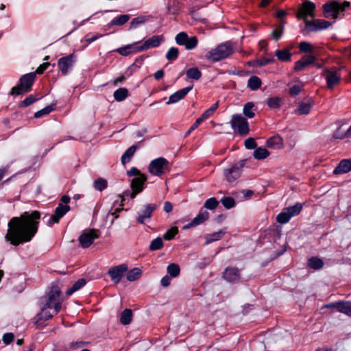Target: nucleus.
Listing matches in <instances>:
<instances>
[{
    "label": "nucleus",
    "instance_id": "nucleus-1",
    "mask_svg": "<svg viewBox=\"0 0 351 351\" xmlns=\"http://www.w3.org/2000/svg\"><path fill=\"white\" fill-rule=\"evenodd\" d=\"M40 219L38 210L24 212L19 217L11 218L5 240L14 246L29 242L38 232Z\"/></svg>",
    "mask_w": 351,
    "mask_h": 351
},
{
    "label": "nucleus",
    "instance_id": "nucleus-2",
    "mask_svg": "<svg viewBox=\"0 0 351 351\" xmlns=\"http://www.w3.org/2000/svg\"><path fill=\"white\" fill-rule=\"evenodd\" d=\"M234 52L233 44L230 42H226L217 45L206 54V58L212 62L226 59Z\"/></svg>",
    "mask_w": 351,
    "mask_h": 351
},
{
    "label": "nucleus",
    "instance_id": "nucleus-3",
    "mask_svg": "<svg viewBox=\"0 0 351 351\" xmlns=\"http://www.w3.org/2000/svg\"><path fill=\"white\" fill-rule=\"evenodd\" d=\"M350 3L347 1H344L343 3H340L337 1L327 2L322 6L323 15L325 18L337 19L346 8L350 7Z\"/></svg>",
    "mask_w": 351,
    "mask_h": 351
},
{
    "label": "nucleus",
    "instance_id": "nucleus-4",
    "mask_svg": "<svg viewBox=\"0 0 351 351\" xmlns=\"http://www.w3.org/2000/svg\"><path fill=\"white\" fill-rule=\"evenodd\" d=\"M35 80L36 73L31 72L22 75L19 79L18 84L12 88L10 94L17 96L29 92L32 90Z\"/></svg>",
    "mask_w": 351,
    "mask_h": 351
},
{
    "label": "nucleus",
    "instance_id": "nucleus-5",
    "mask_svg": "<svg viewBox=\"0 0 351 351\" xmlns=\"http://www.w3.org/2000/svg\"><path fill=\"white\" fill-rule=\"evenodd\" d=\"M60 293L61 290L58 286H52L46 297L45 304L47 305V307L53 308V313L55 315L58 314L62 308Z\"/></svg>",
    "mask_w": 351,
    "mask_h": 351
},
{
    "label": "nucleus",
    "instance_id": "nucleus-6",
    "mask_svg": "<svg viewBox=\"0 0 351 351\" xmlns=\"http://www.w3.org/2000/svg\"><path fill=\"white\" fill-rule=\"evenodd\" d=\"M148 170L152 175L160 177L169 170V162L163 157L156 158L149 163Z\"/></svg>",
    "mask_w": 351,
    "mask_h": 351
},
{
    "label": "nucleus",
    "instance_id": "nucleus-7",
    "mask_svg": "<svg viewBox=\"0 0 351 351\" xmlns=\"http://www.w3.org/2000/svg\"><path fill=\"white\" fill-rule=\"evenodd\" d=\"M302 209V205L297 203L295 205L285 208L281 213L276 217V221L281 224L287 223L291 217L297 216L300 213Z\"/></svg>",
    "mask_w": 351,
    "mask_h": 351
},
{
    "label": "nucleus",
    "instance_id": "nucleus-8",
    "mask_svg": "<svg viewBox=\"0 0 351 351\" xmlns=\"http://www.w3.org/2000/svg\"><path fill=\"white\" fill-rule=\"evenodd\" d=\"M332 25V23L324 19L306 20L304 29L302 30L303 34H307L310 32H315L326 29Z\"/></svg>",
    "mask_w": 351,
    "mask_h": 351
},
{
    "label": "nucleus",
    "instance_id": "nucleus-9",
    "mask_svg": "<svg viewBox=\"0 0 351 351\" xmlns=\"http://www.w3.org/2000/svg\"><path fill=\"white\" fill-rule=\"evenodd\" d=\"M245 165V160H241L232 165L230 168L224 169L223 174L226 181L232 183L238 179L241 176L242 169Z\"/></svg>",
    "mask_w": 351,
    "mask_h": 351
},
{
    "label": "nucleus",
    "instance_id": "nucleus-10",
    "mask_svg": "<svg viewBox=\"0 0 351 351\" xmlns=\"http://www.w3.org/2000/svg\"><path fill=\"white\" fill-rule=\"evenodd\" d=\"M230 123L233 129H237L238 133L240 135L246 136L249 134L250 128L248 123L246 119L241 114L233 115Z\"/></svg>",
    "mask_w": 351,
    "mask_h": 351
},
{
    "label": "nucleus",
    "instance_id": "nucleus-11",
    "mask_svg": "<svg viewBox=\"0 0 351 351\" xmlns=\"http://www.w3.org/2000/svg\"><path fill=\"white\" fill-rule=\"evenodd\" d=\"M176 42L179 45L185 47L186 50H192L197 46L198 40L196 36L189 37L184 32L178 33L175 38Z\"/></svg>",
    "mask_w": 351,
    "mask_h": 351
},
{
    "label": "nucleus",
    "instance_id": "nucleus-12",
    "mask_svg": "<svg viewBox=\"0 0 351 351\" xmlns=\"http://www.w3.org/2000/svg\"><path fill=\"white\" fill-rule=\"evenodd\" d=\"M315 4L310 1H304L298 9L296 16L298 19H303L306 22L308 16L314 17Z\"/></svg>",
    "mask_w": 351,
    "mask_h": 351
},
{
    "label": "nucleus",
    "instance_id": "nucleus-13",
    "mask_svg": "<svg viewBox=\"0 0 351 351\" xmlns=\"http://www.w3.org/2000/svg\"><path fill=\"white\" fill-rule=\"evenodd\" d=\"M98 230L89 229L84 230L79 237V242L83 248L88 247L95 239L99 238Z\"/></svg>",
    "mask_w": 351,
    "mask_h": 351
},
{
    "label": "nucleus",
    "instance_id": "nucleus-14",
    "mask_svg": "<svg viewBox=\"0 0 351 351\" xmlns=\"http://www.w3.org/2000/svg\"><path fill=\"white\" fill-rule=\"evenodd\" d=\"M323 75L326 80L327 87L330 89L338 84L341 80L339 70L336 68L324 70Z\"/></svg>",
    "mask_w": 351,
    "mask_h": 351
},
{
    "label": "nucleus",
    "instance_id": "nucleus-15",
    "mask_svg": "<svg viewBox=\"0 0 351 351\" xmlns=\"http://www.w3.org/2000/svg\"><path fill=\"white\" fill-rule=\"evenodd\" d=\"M147 176L145 175H141L138 177L133 178L131 181L132 192H125V195H130L132 199H134L136 195L143 190V184L147 181Z\"/></svg>",
    "mask_w": 351,
    "mask_h": 351
},
{
    "label": "nucleus",
    "instance_id": "nucleus-16",
    "mask_svg": "<svg viewBox=\"0 0 351 351\" xmlns=\"http://www.w3.org/2000/svg\"><path fill=\"white\" fill-rule=\"evenodd\" d=\"M75 62V56L73 53L60 58L58 61V66L62 74L66 75Z\"/></svg>",
    "mask_w": 351,
    "mask_h": 351
},
{
    "label": "nucleus",
    "instance_id": "nucleus-17",
    "mask_svg": "<svg viewBox=\"0 0 351 351\" xmlns=\"http://www.w3.org/2000/svg\"><path fill=\"white\" fill-rule=\"evenodd\" d=\"M70 210V206L59 204L55 209L53 215H51L47 222L49 226H51L53 223H59L60 219Z\"/></svg>",
    "mask_w": 351,
    "mask_h": 351
},
{
    "label": "nucleus",
    "instance_id": "nucleus-18",
    "mask_svg": "<svg viewBox=\"0 0 351 351\" xmlns=\"http://www.w3.org/2000/svg\"><path fill=\"white\" fill-rule=\"evenodd\" d=\"M127 265L125 264H121L110 267L108 269V274L110 276L111 280L114 283L118 284L121 281L122 277L124 276V274L127 271Z\"/></svg>",
    "mask_w": 351,
    "mask_h": 351
},
{
    "label": "nucleus",
    "instance_id": "nucleus-19",
    "mask_svg": "<svg viewBox=\"0 0 351 351\" xmlns=\"http://www.w3.org/2000/svg\"><path fill=\"white\" fill-rule=\"evenodd\" d=\"M164 41V36L162 35L153 36L147 39L142 45L138 44L137 51H143L147 50L150 48L158 47Z\"/></svg>",
    "mask_w": 351,
    "mask_h": 351
},
{
    "label": "nucleus",
    "instance_id": "nucleus-20",
    "mask_svg": "<svg viewBox=\"0 0 351 351\" xmlns=\"http://www.w3.org/2000/svg\"><path fill=\"white\" fill-rule=\"evenodd\" d=\"M158 206L156 204H149L143 206V210L138 213L136 218L139 223H145L148 221L152 215L153 212L157 208Z\"/></svg>",
    "mask_w": 351,
    "mask_h": 351
},
{
    "label": "nucleus",
    "instance_id": "nucleus-21",
    "mask_svg": "<svg viewBox=\"0 0 351 351\" xmlns=\"http://www.w3.org/2000/svg\"><path fill=\"white\" fill-rule=\"evenodd\" d=\"M54 314L53 308L47 307V305L44 304L40 312L36 316V324L38 326L43 324V322L51 319Z\"/></svg>",
    "mask_w": 351,
    "mask_h": 351
},
{
    "label": "nucleus",
    "instance_id": "nucleus-22",
    "mask_svg": "<svg viewBox=\"0 0 351 351\" xmlns=\"http://www.w3.org/2000/svg\"><path fill=\"white\" fill-rule=\"evenodd\" d=\"M223 278L229 282H237L241 278L240 270L234 267H227L223 274Z\"/></svg>",
    "mask_w": 351,
    "mask_h": 351
},
{
    "label": "nucleus",
    "instance_id": "nucleus-23",
    "mask_svg": "<svg viewBox=\"0 0 351 351\" xmlns=\"http://www.w3.org/2000/svg\"><path fill=\"white\" fill-rule=\"evenodd\" d=\"M315 57L314 56H305L295 64L294 69L296 71H300L305 67L315 64Z\"/></svg>",
    "mask_w": 351,
    "mask_h": 351
},
{
    "label": "nucleus",
    "instance_id": "nucleus-24",
    "mask_svg": "<svg viewBox=\"0 0 351 351\" xmlns=\"http://www.w3.org/2000/svg\"><path fill=\"white\" fill-rule=\"evenodd\" d=\"M192 86H188L176 91L169 97V100L167 102V104L169 105L171 104H175L179 101L180 100L182 99L192 89Z\"/></svg>",
    "mask_w": 351,
    "mask_h": 351
},
{
    "label": "nucleus",
    "instance_id": "nucleus-25",
    "mask_svg": "<svg viewBox=\"0 0 351 351\" xmlns=\"http://www.w3.org/2000/svg\"><path fill=\"white\" fill-rule=\"evenodd\" d=\"M351 171V159L342 160L334 170L335 174L346 173Z\"/></svg>",
    "mask_w": 351,
    "mask_h": 351
},
{
    "label": "nucleus",
    "instance_id": "nucleus-26",
    "mask_svg": "<svg viewBox=\"0 0 351 351\" xmlns=\"http://www.w3.org/2000/svg\"><path fill=\"white\" fill-rule=\"evenodd\" d=\"M208 218H209L208 212L204 210L203 208H201L198 215L191 221V222L189 224V226L193 227V226H198V225L204 223L207 219H208Z\"/></svg>",
    "mask_w": 351,
    "mask_h": 351
},
{
    "label": "nucleus",
    "instance_id": "nucleus-27",
    "mask_svg": "<svg viewBox=\"0 0 351 351\" xmlns=\"http://www.w3.org/2000/svg\"><path fill=\"white\" fill-rule=\"evenodd\" d=\"M283 140L279 136H274L267 141V145L269 148L280 149L283 147Z\"/></svg>",
    "mask_w": 351,
    "mask_h": 351
},
{
    "label": "nucleus",
    "instance_id": "nucleus-28",
    "mask_svg": "<svg viewBox=\"0 0 351 351\" xmlns=\"http://www.w3.org/2000/svg\"><path fill=\"white\" fill-rule=\"evenodd\" d=\"M130 19V16L129 14H122L117 17L114 18L109 23H108L107 26L108 27H111L112 26H121L126 23Z\"/></svg>",
    "mask_w": 351,
    "mask_h": 351
},
{
    "label": "nucleus",
    "instance_id": "nucleus-29",
    "mask_svg": "<svg viewBox=\"0 0 351 351\" xmlns=\"http://www.w3.org/2000/svg\"><path fill=\"white\" fill-rule=\"evenodd\" d=\"M137 149L136 145H132L122 155L121 161L123 165H125L126 163L129 162L130 160L132 159V156L136 152V150Z\"/></svg>",
    "mask_w": 351,
    "mask_h": 351
},
{
    "label": "nucleus",
    "instance_id": "nucleus-30",
    "mask_svg": "<svg viewBox=\"0 0 351 351\" xmlns=\"http://www.w3.org/2000/svg\"><path fill=\"white\" fill-rule=\"evenodd\" d=\"M138 44V43H135L134 44L128 45L124 47L118 49L117 51L122 56H128L131 53L140 52L139 51L136 50Z\"/></svg>",
    "mask_w": 351,
    "mask_h": 351
},
{
    "label": "nucleus",
    "instance_id": "nucleus-31",
    "mask_svg": "<svg viewBox=\"0 0 351 351\" xmlns=\"http://www.w3.org/2000/svg\"><path fill=\"white\" fill-rule=\"evenodd\" d=\"M277 58L282 62H289L291 58V53L289 49H278L275 52Z\"/></svg>",
    "mask_w": 351,
    "mask_h": 351
},
{
    "label": "nucleus",
    "instance_id": "nucleus-32",
    "mask_svg": "<svg viewBox=\"0 0 351 351\" xmlns=\"http://www.w3.org/2000/svg\"><path fill=\"white\" fill-rule=\"evenodd\" d=\"M308 266L315 270L320 269L324 266V262L317 257H311L308 261Z\"/></svg>",
    "mask_w": 351,
    "mask_h": 351
},
{
    "label": "nucleus",
    "instance_id": "nucleus-33",
    "mask_svg": "<svg viewBox=\"0 0 351 351\" xmlns=\"http://www.w3.org/2000/svg\"><path fill=\"white\" fill-rule=\"evenodd\" d=\"M86 285V280L84 278H80L77 281H76L73 286L68 289L66 291V294L67 295H71L75 291H78L80 289H81L82 287H84Z\"/></svg>",
    "mask_w": 351,
    "mask_h": 351
},
{
    "label": "nucleus",
    "instance_id": "nucleus-34",
    "mask_svg": "<svg viewBox=\"0 0 351 351\" xmlns=\"http://www.w3.org/2000/svg\"><path fill=\"white\" fill-rule=\"evenodd\" d=\"M261 84V79L256 75L250 77L247 81V86L252 90H258Z\"/></svg>",
    "mask_w": 351,
    "mask_h": 351
},
{
    "label": "nucleus",
    "instance_id": "nucleus-35",
    "mask_svg": "<svg viewBox=\"0 0 351 351\" xmlns=\"http://www.w3.org/2000/svg\"><path fill=\"white\" fill-rule=\"evenodd\" d=\"M128 96V90L125 88H120L114 92V99L117 101H123Z\"/></svg>",
    "mask_w": 351,
    "mask_h": 351
},
{
    "label": "nucleus",
    "instance_id": "nucleus-36",
    "mask_svg": "<svg viewBox=\"0 0 351 351\" xmlns=\"http://www.w3.org/2000/svg\"><path fill=\"white\" fill-rule=\"evenodd\" d=\"M132 312L130 309L126 308L125 309L120 317V322L123 325L129 324L132 321Z\"/></svg>",
    "mask_w": 351,
    "mask_h": 351
},
{
    "label": "nucleus",
    "instance_id": "nucleus-37",
    "mask_svg": "<svg viewBox=\"0 0 351 351\" xmlns=\"http://www.w3.org/2000/svg\"><path fill=\"white\" fill-rule=\"evenodd\" d=\"M186 75L189 79L198 80L202 77V72L197 67H192L186 71Z\"/></svg>",
    "mask_w": 351,
    "mask_h": 351
},
{
    "label": "nucleus",
    "instance_id": "nucleus-38",
    "mask_svg": "<svg viewBox=\"0 0 351 351\" xmlns=\"http://www.w3.org/2000/svg\"><path fill=\"white\" fill-rule=\"evenodd\" d=\"M269 155V152L267 149L264 147H258L256 148L254 153V157L257 160H263L266 158Z\"/></svg>",
    "mask_w": 351,
    "mask_h": 351
},
{
    "label": "nucleus",
    "instance_id": "nucleus-39",
    "mask_svg": "<svg viewBox=\"0 0 351 351\" xmlns=\"http://www.w3.org/2000/svg\"><path fill=\"white\" fill-rule=\"evenodd\" d=\"M141 276V270L139 268L135 267L128 272L126 278L128 281L132 282L138 279Z\"/></svg>",
    "mask_w": 351,
    "mask_h": 351
},
{
    "label": "nucleus",
    "instance_id": "nucleus-40",
    "mask_svg": "<svg viewBox=\"0 0 351 351\" xmlns=\"http://www.w3.org/2000/svg\"><path fill=\"white\" fill-rule=\"evenodd\" d=\"M108 186V182L103 178H99L93 182V187L95 190L102 191Z\"/></svg>",
    "mask_w": 351,
    "mask_h": 351
},
{
    "label": "nucleus",
    "instance_id": "nucleus-41",
    "mask_svg": "<svg viewBox=\"0 0 351 351\" xmlns=\"http://www.w3.org/2000/svg\"><path fill=\"white\" fill-rule=\"evenodd\" d=\"M312 108V106L309 103H301L300 104L298 108L295 110V114H308L311 109Z\"/></svg>",
    "mask_w": 351,
    "mask_h": 351
},
{
    "label": "nucleus",
    "instance_id": "nucleus-42",
    "mask_svg": "<svg viewBox=\"0 0 351 351\" xmlns=\"http://www.w3.org/2000/svg\"><path fill=\"white\" fill-rule=\"evenodd\" d=\"M254 104L252 102H247L243 107V114L247 118L252 119L254 117Z\"/></svg>",
    "mask_w": 351,
    "mask_h": 351
},
{
    "label": "nucleus",
    "instance_id": "nucleus-43",
    "mask_svg": "<svg viewBox=\"0 0 351 351\" xmlns=\"http://www.w3.org/2000/svg\"><path fill=\"white\" fill-rule=\"evenodd\" d=\"M167 270L170 276L173 278L177 277L180 274V271L179 265L175 263L169 265Z\"/></svg>",
    "mask_w": 351,
    "mask_h": 351
},
{
    "label": "nucleus",
    "instance_id": "nucleus-44",
    "mask_svg": "<svg viewBox=\"0 0 351 351\" xmlns=\"http://www.w3.org/2000/svg\"><path fill=\"white\" fill-rule=\"evenodd\" d=\"M282 104V99L278 97H271L267 99V105L270 108H279Z\"/></svg>",
    "mask_w": 351,
    "mask_h": 351
},
{
    "label": "nucleus",
    "instance_id": "nucleus-45",
    "mask_svg": "<svg viewBox=\"0 0 351 351\" xmlns=\"http://www.w3.org/2000/svg\"><path fill=\"white\" fill-rule=\"evenodd\" d=\"M339 312L344 313V314L351 317V302L341 301L340 309H339Z\"/></svg>",
    "mask_w": 351,
    "mask_h": 351
},
{
    "label": "nucleus",
    "instance_id": "nucleus-46",
    "mask_svg": "<svg viewBox=\"0 0 351 351\" xmlns=\"http://www.w3.org/2000/svg\"><path fill=\"white\" fill-rule=\"evenodd\" d=\"M178 55H179L178 49L176 47H172L168 50V51L166 54V58L169 61H173L178 58Z\"/></svg>",
    "mask_w": 351,
    "mask_h": 351
},
{
    "label": "nucleus",
    "instance_id": "nucleus-47",
    "mask_svg": "<svg viewBox=\"0 0 351 351\" xmlns=\"http://www.w3.org/2000/svg\"><path fill=\"white\" fill-rule=\"evenodd\" d=\"M163 246V241L162 239L160 237H157L155 239H154L149 245V250L151 251H155L160 250Z\"/></svg>",
    "mask_w": 351,
    "mask_h": 351
},
{
    "label": "nucleus",
    "instance_id": "nucleus-48",
    "mask_svg": "<svg viewBox=\"0 0 351 351\" xmlns=\"http://www.w3.org/2000/svg\"><path fill=\"white\" fill-rule=\"evenodd\" d=\"M147 19L145 16H139L136 18H134L130 22V29H135L138 25L144 23Z\"/></svg>",
    "mask_w": 351,
    "mask_h": 351
},
{
    "label": "nucleus",
    "instance_id": "nucleus-49",
    "mask_svg": "<svg viewBox=\"0 0 351 351\" xmlns=\"http://www.w3.org/2000/svg\"><path fill=\"white\" fill-rule=\"evenodd\" d=\"M219 205V202L215 197H210L208 199L204 205V208L209 210L215 209Z\"/></svg>",
    "mask_w": 351,
    "mask_h": 351
},
{
    "label": "nucleus",
    "instance_id": "nucleus-50",
    "mask_svg": "<svg viewBox=\"0 0 351 351\" xmlns=\"http://www.w3.org/2000/svg\"><path fill=\"white\" fill-rule=\"evenodd\" d=\"M221 202L226 209H230L235 206V200L231 197H224L221 199Z\"/></svg>",
    "mask_w": 351,
    "mask_h": 351
},
{
    "label": "nucleus",
    "instance_id": "nucleus-51",
    "mask_svg": "<svg viewBox=\"0 0 351 351\" xmlns=\"http://www.w3.org/2000/svg\"><path fill=\"white\" fill-rule=\"evenodd\" d=\"M223 234V232L222 231H219V232H214L210 234H208L206 237V243H210L213 241H216L221 239Z\"/></svg>",
    "mask_w": 351,
    "mask_h": 351
},
{
    "label": "nucleus",
    "instance_id": "nucleus-52",
    "mask_svg": "<svg viewBox=\"0 0 351 351\" xmlns=\"http://www.w3.org/2000/svg\"><path fill=\"white\" fill-rule=\"evenodd\" d=\"M178 232V228L176 226L171 227L163 234V239L169 241L173 239Z\"/></svg>",
    "mask_w": 351,
    "mask_h": 351
},
{
    "label": "nucleus",
    "instance_id": "nucleus-53",
    "mask_svg": "<svg viewBox=\"0 0 351 351\" xmlns=\"http://www.w3.org/2000/svg\"><path fill=\"white\" fill-rule=\"evenodd\" d=\"M53 106H47V107L38 110L34 114L35 118H40L43 116L49 114L51 111H53Z\"/></svg>",
    "mask_w": 351,
    "mask_h": 351
},
{
    "label": "nucleus",
    "instance_id": "nucleus-54",
    "mask_svg": "<svg viewBox=\"0 0 351 351\" xmlns=\"http://www.w3.org/2000/svg\"><path fill=\"white\" fill-rule=\"evenodd\" d=\"M38 100V98H36V96L33 95H29V96H27L20 104V107H23V108H25V107H27L29 106H30L31 104H32L33 103H34L36 101Z\"/></svg>",
    "mask_w": 351,
    "mask_h": 351
},
{
    "label": "nucleus",
    "instance_id": "nucleus-55",
    "mask_svg": "<svg viewBox=\"0 0 351 351\" xmlns=\"http://www.w3.org/2000/svg\"><path fill=\"white\" fill-rule=\"evenodd\" d=\"M299 49L302 52L308 53L312 52L313 47L311 43L306 41H302L299 44Z\"/></svg>",
    "mask_w": 351,
    "mask_h": 351
},
{
    "label": "nucleus",
    "instance_id": "nucleus-56",
    "mask_svg": "<svg viewBox=\"0 0 351 351\" xmlns=\"http://www.w3.org/2000/svg\"><path fill=\"white\" fill-rule=\"evenodd\" d=\"M283 26L280 25L272 31L271 35L275 40H278L280 39L283 34Z\"/></svg>",
    "mask_w": 351,
    "mask_h": 351
},
{
    "label": "nucleus",
    "instance_id": "nucleus-57",
    "mask_svg": "<svg viewBox=\"0 0 351 351\" xmlns=\"http://www.w3.org/2000/svg\"><path fill=\"white\" fill-rule=\"evenodd\" d=\"M244 144H245V147L249 149H255L257 146V144H256L254 138H253L252 137L247 138L245 141Z\"/></svg>",
    "mask_w": 351,
    "mask_h": 351
},
{
    "label": "nucleus",
    "instance_id": "nucleus-58",
    "mask_svg": "<svg viewBox=\"0 0 351 351\" xmlns=\"http://www.w3.org/2000/svg\"><path fill=\"white\" fill-rule=\"evenodd\" d=\"M172 6L171 5V3H169L167 9L168 12L171 14H175L178 12V9L177 8L178 5L179 4L178 1H172Z\"/></svg>",
    "mask_w": 351,
    "mask_h": 351
},
{
    "label": "nucleus",
    "instance_id": "nucleus-59",
    "mask_svg": "<svg viewBox=\"0 0 351 351\" xmlns=\"http://www.w3.org/2000/svg\"><path fill=\"white\" fill-rule=\"evenodd\" d=\"M274 62V58H262L256 61V65L258 66H263Z\"/></svg>",
    "mask_w": 351,
    "mask_h": 351
},
{
    "label": "nucleus",
    "instance_id": "nucleus-60",
    "mask_svg": "<svg viewBox=\"0 0 351 351\" xmlns=\"http://www.w3.org/2000/svg\"><path fill=\"white\" fill-rule=\"evenodd\" d=\"M341 301L332 302L330 304H327L324 305L322 308H336L337 311H339V309H340Z\"/></svg>",
    "mask_w": 351,
    "mask_h": 351
},
{
    "label": "nucleus",
    "instance_id": "nucleus-61",
    "mask_svg": "<svg viewBox=\"0 0 351 351\" xmlns=\"http://www.w3.org/2000/svg\"><path fill=\"white\" fill-rule=\"evenodd\" d=\"M127 175L130 177H131V176L138 177L141 175H144V174L141 173V171L136 167H132L129 171H128Z\"/></svg>",
    "mask_w": 351,
    "mask_h": 351
},
{
    "label": "nucleus",
    "instance_id": "nucleus-62",
    "mask_svg": "<svg viewBox=\"0 0 351 351\" xmlns=\"http://www.w3.org/2000/svg\"><path fill=\"white\" fill-rule=\"evenodd\" d=\"M14 340V335L8 332L5 333L3 336V341L5 344H10Z\"/></svg>",
    "mask_w": 351,
    "mask_h": 351
},
{
    "label": "nucleus",
    "instance_id": "nucleus-63",
    "mask_svg": "<svg viewBox=\"0 0 351 351\" xmlns=\"http://www.w3.org/2000/svg\"><path fill=\"white\" fill-rule=\"evenodd\" d=\"M301 92V87L299 85H294L289 89V94L291 96H296Z\"/></svg>",
    "mask_w": 351,
    "mask_h": 351
},
{
    "label": "nucleus",
    "instance_id": "nucleus-64",
    "mask_svg": "<svg viewBox=\"0 0 351 351\" xmlns=\"http://www.w3.org/2000/svg\"><path fill=\"white\" fill-rule=\"evenodd\" d=\"M49 62H44L42 64H40L34 73L36 74H42L49 66Z\"/></svg>",
    "mask_w": 351,
    "mask_h": 351
}]
</instances>
